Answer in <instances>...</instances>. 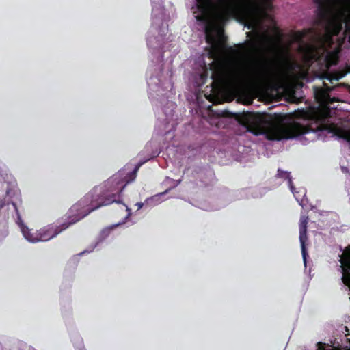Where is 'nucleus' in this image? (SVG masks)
<instances>
[{
  "mask_svg": "<svg viewBox=\"0 0 350 350\" xmlns=\"http://www.w3.org/2000/svg\"><path fill=\"white\" fill-rule=\"evenodd\" d=\"M271 0H191L187 3L208 44L207 55L212 59L209 64L213 82L229 90H236L250 77L252 65L243 59V53L230 49L228 53L224 41L223 26L231 16L241 12L247 13V26L262 42H271L264 31L262 21L268 17ZM319 4L315 36L323 46L317 49L303 40L304 35L296 33L294 40L306 59L325 64L327 68L333 65V49L325 45L333 43V0H315Z\"/></svg>",
  "mask_w": 350,
  "mask_h": 350,
  "instance_id": "obj_1",
  "label": "nucleus"
},
{
  "mask_svg": "<svg viewBox=\"0 0 350 350\" xmlns=\"http://www.w3.org/2000/svg\"><path fill=\"white\" fill-rule=\"evenodd\" d=\"M247 131L255 136L269 140H281L300 137L310 129L296 122H288L286 116L248 113L243 117Z\"/></svg>",
  "mask_w": 350,
  "mask_h": 350,
  "instance_id": "obj_2",
  "label": "nucleus"
},
{
  "mask_svg": "<svg viewBox=\"0 0 350 350\" xmlns=\"http://www.w3.org/2000/svg\"><path fill=\"white\" fill-rule=\"evenodd\" d=\"M100 191V188H93L79 202L75 204L68 213V221L63 223L60 226L49 225L38 231L39 241H47L59 234L64 230L68 228L70 225L75 224L84 218L91 212L103 206L109 205L111 200L99 202L98 198L94 196Z\"/></svg>",
  "mask_w": 350,
  "mask_h": 350,
  "instance_id": "obj_3",
  "label": "nucleus"
},
{
  "mask_svg": "<svg viewBox=\"0 0 350 350\" xmlns=\"http://www.w3.org/2000/svg\"><path fill=\"white\" fill-rule=\"evenodd\" d=\"M146 161V160L139 163L131 172H127L126 169L120 170L102 185L95 187L94 188H100V191L96 192L97 194L94 193V196L98 198L99 202L111 200L109 204L113 202L120 203L122 190L128 183L135 180L137 172Z\"/></svg>",
  "mask_w": 350,
  "mask_h": 350,
  "instance_id": "obj_4",
  "label": "nucleus"
},
{
  "mask_svg": "<svg viewBox=\"0 0 350 350\" xmlns=\"http://www.w3.org/2000/svg\"><path fill=\"white\" fill-rule=\"evenodd\" d=\"M152 4V23L147 33L148 47L154 53L163 48L167 32L168 16L162 6V0H150Z\"/></svg>",
  "mask_w": 350,
  "mask_h": 350,
  "instance_id": "obj_5",
  "label": "nucleus"
},
{
  "mask_svg": "<svg viewBox=\"0 0 350 350\" xmlns=\"http://www.w3.org/2000/svg\"><path fill=\"white\" fill-rule=\"evenodd\" d=\"M147 75L150 98L161 101L172 88L171 81L164 77L161 71L157 68H150Z\"/></svg>",
  "mask_w": 350,
  "mask_h": 350,
  "instance_id": "obj_6",
  "label": "nucleus"
},
{
  "mask_svg": "<svg viewBox=\"0 0 350 350\" xmlns=\"http://www.w3.org/2000/svg\"><path fill=\"white\" fill-rule=\"evenodd\" d=\"M340 332L344 336L336 338L332 345L319 342L317 344V350H350V332L347 327H341Z\"/></svg>",
  "mask_w": 350,
  "mask_h": 350,
  "instance_id": "obj_7",
  "label": "nucleus"
},
{
  "mask_svg": "<svg viewBox=\"0 0 350 350\" xmlns=\"http://www.w3.org/2000/svg\"><path fill=\"white\" fill-rule=\"evenodd\" d=\"M277 177L288 180V187L293 193L295 198L301 206H304V198L306 196V189L300 188L298 191H295V188L293 185L291 176L288 172L282 171L279 169L278 170Z\"/></svg>",
  "mask_w": 350,
  "mask_h": 350,
  "instance_id": "obj_8",
  "label": "nucleus"
},
{
  "mask_svg": "<svg viewBox=\"0 0 350 350\" xmlns=\"http://www.w3.org/2000/svg\"><path fill=\"white\" fill-rule=\"evenodd\" d=\"M342 282L349 287L350 291V248L346 250L342 256H340Z\"/></svg>",
  "mask_w": 350,
  "mask_h": 350,
  "instance_id": "obj_9",
  "label": "nucleus"
},
{
  "mask_svg": "<svg viewBox=\"0 0 350 350\" xmlns=\"http://www.w3.org/2000/svg\"><path fill=\"white\" fill-rule=\"evenodd\" d=\"M308 217L306 215H301L299 221V241L301 247V254L304 260V266L306 267L308 253L306 248V242L307 241V223Z\"/></svg>",
  "mask_w": 350,
  "mask_h": 350,
  "instance_id": "obj_10",
  "label": "nucleus"
},
{
  "mask_svg": "<svg viewBox=\"0 0 350 350\" xmlns=\"http://www.w3.org/2000/svg\"><path fill=\"white\" fill-rule=\"evenodd\" d=\"M275 45L276 49L278 51V53H280L281 57L283 59L288 70H293L295 68H300L299 64L292 59L288 46H283L280 41H278Z\"/></svg>",
  "mask_w": 350,
  "mask_h": 350,
  "instance_id": "obj_11",
  "label": "nucleus"
},
{
  "mask_svg": "<svg viewBox=\"0 0 350 350\" xmlns=\"http://www.w3.org/2000/svg\"><path fill=\"white\" fill-rule=\"evenodd\" d=\"M166 181H170L172 183V185L170 186V189H166L164 192L157 193L150 198H147L145 201L146 205L149 206H155L161 204L162 202L165 200V199L163 198V196L168 192V191L172 188L178 186L180 183L181 180H174L167 178Z\"/></svg>",
  "mask_w": 350,
  "mask_h": 350,
  "instance_id": "obj_12",
  "label": "nucleus"
},
{
  "mask_svg": "<svg viewBox=\"0 0 350 350\" xmlns=\"http://www.w3.org/2000/svg\"><path fill=\"white\" fill-rule=\"evenodd\" d=\"M17 224L20 226L21 232L24 238L30 243L39 242L38 231L33 232L32 230L29 229L22 221L20 217H18Z\"/></svg>",
  "mask_w": 350,
  "mask_h": 350,
  "instance_id": "obj_13",
  "label": "nucleus"
},
{
  "mask_svg": "<svg viewBox=\"0 0 350 350\" xmlns=\"http://www.w3.org/2000/svg\"><path fill=\"white\" fill-rule=\"evenodd\" d=\"M324 89L319 88H315L314 93L316 98L321 104H329L330 100L329 92L331 91L332 88L325 83H324Z\"/></svg>",
  "mask_w": 350,
  "mask_h": 350,
  "instance_id": "obj_14",
  "label": "nucleus"
},
{
  "mask_svg": "<svg viewBox=\"0 0 350 350\" xmlns=\"http://www.w3.org/2000/svg\"><path fill=\"white\" fill-rule=\"evenodd\" d=\"M345 74L341 72H336V73H332V74H327L325 78L329 81L331 83H333V81H338L341 78L344 77Z\"/></svg>",
  "mask_w": 350,
  "mask_h": 350,
  "instance_id": "obj_15",
  "label": "nucleus"
},
{
  "mask_svg": "<svg viewBox=\"0 0 350 350\" xmlns=\"http://www.w3.org/2000/svg\"><path fill=\"white\" fill-rule=\"evenodd\" d=\"M123 223H124V222H122V224H123ZM121 224H122V223H118V224H116V225H114V226H111V227H109V228H107L104 229V230L102 231V232H101V236L103 237V239H105V237H107L109 235V232H110V230H111V229H113L114 227H116V226H119V225H121Z\"/></svg>",
  "mask_w": 350,
  "mask_h": 350,
  "instance_id": "obj_16",
  "label": "nucleus"
},
{
  "mask_svg": "<svg viewBox=\"0 0 350 350\" xmlns=\"http://www.w3.org/2000/svg\"><path fill=\"white\" fill-rule=\"evenodd\" d=\"M125 206L126 208V211L128 212L126 217V219L129 217H130V215H131V209L128 206Z\"/></svg>",
  "mask_w": 350,
  "mask_h": 350,
  "instance_id": "obj_17",
  "label": "nucleus"
},
{
  "mask_svg": "<svg viewBox=\"0 0 350 350\" xmlns=\"http://www.w3.org/2000/svg\"><path fill=\"white\" fill-rule=\"evenodd\" d=\"M135 205L137 206L138 209H140V208H142V206L144 205V203H142V202H137V203H136Z\"/></svg>",
  "mask_w": 350,
  "mask_h": 350,
  "instance_id": "obj_18",
  "label": "nucleus"
},
{
  "mask_svg": "<svg viewBox=\"0 0 350 350\" xmlns=\"http://www.w3.org/2000/svg\"><path fill=\"white\" fill-rule=\"evenodd\" d=\"M12 205L14 206V208H16V204L14 203H12Z\"/></svg>",
  "mask_w": 350,
  "mask_h": 350,
  "instance_id": "obj_19",
  "label": "nucleus"
}]
</instances>
